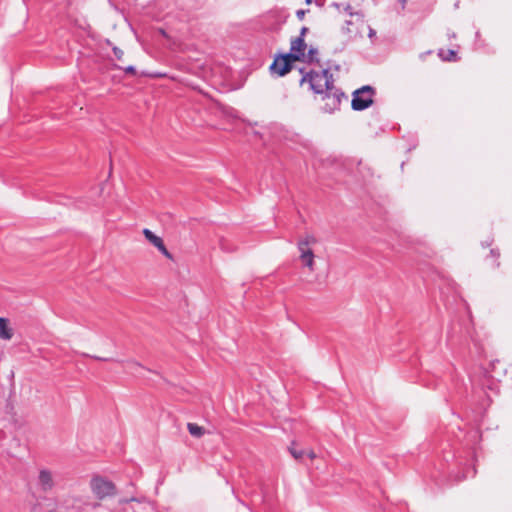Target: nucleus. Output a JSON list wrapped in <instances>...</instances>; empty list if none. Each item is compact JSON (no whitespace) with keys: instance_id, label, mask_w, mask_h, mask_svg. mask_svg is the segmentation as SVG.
Listing matches in <instances>:
<instances>
[{"instance_id":"nucleus-1","label":"nucleus","mask_w":512,"mask_h":512,"mask_svg":"<svg viewBox=\"0 0 512 512\" xmlns=\"http://www.w3.org/2000/svg\"><path fill=\"white\" fill-rule=\"evenodd\" d=\"M299 72L302 74L299 84L303 85L304 83H308L310 90L314 93H323L324 88H327V86H334V79L330 72V67H326L320 72L314 70L305 71V68H300Z\"/></svg>"},{"instance_id":"nucleus-2","label":"nucleus","mask_w":512,"mask_h":512,"mask_svg":"<svg viewBox=\"0 0 512 512\" xmlns=\"http://www.w3.org/2000/svg\"><path fill=\"white\" fill-rule=\"evenodd\" d=\"M90 488L92 493L99 500L114 496L117 493L115 484L107 478L99 475H95L91 478Z\"/></svg>"},{"instance_id":"nucleus-3","label":"nucleus","mask_w":512,"mask_h":512,"mask_svg":"<svg viewBox=\"0 0 512 512\" xmlns=\"http://www.w3.org/2000/svg\"><path fill=\"white\" fill-rule=\"evenodd\" d=\"M375 89L370 85H364L352 94L351 107L354 111H363L373 104Z\"/></svg>"},{"instance_id":"nucleus-4","label":"nucleus","mask_w":512,"mask_h":512,"mask_svg":"<svg viewBox=\"0 0 512 512\" xmlns=\"http://www.w3.org/2000/svg\"><path fill=\"white\" fill-rule=\"evenodd\" d=\"M297 60L288 53H278L269 67L271 75L283 77L293 68V63Z\"/></svg>"},{"instance_id":"nucleus-5","label":"nucleus","mask_w":512,"mask_h":512,"mask_svg":"<svg viewBox=\"0 0 512 512\" xmlns=\"http://www.w3.org/2000/svg\"><path fill=\"white\" fill-rule=\"evenodd\" d=\"M320 94L323 95L322 99L325 101L323 110L327 113H333L338 110L342 98L345 97L344 93L335 86H327V88H324V92Z\"/></svg>"},{"instance_id":"nucleus-6","label":"nucleus","mask_w":512,"mask_h":512,"mask_svg":"<svg viewBox=\"0 0 512 512\" xmlns=\"http://www.w3.org/2000/svg\"><path fill=\"white\" fill-rule=\"evenodd\" d=\"M143 234L145 236V238L151 243L153 244L158 250L159 252L164 255L166 258L168 259H172L173 256L172 254L167 250L163 240L161 237L155 235L150 229L148 228H144L143 229Z\"/></svg>"},{"instance_id":"nucleus-7","label":"nucleus","mask_w":512,"mask_h":512,"mask_svg":"<svg viewBox=\"0 0 512 512\" xmlns=\"http://www.w3.org/2000/svg\"><path fill=\"white\" fill-rule=\"evenodd\" d=\"M37 484L41 491H51L55 486L52 472L48 469H41L38 474Z\"/></svg>"},{"instance_id":"nucleus-8","label":"nucleus","mask_w":512,"mask_h":512,"mask_svg":"<svg viewBox=\"0 0 512 512\" xmlns=\"http://www.w3.org/2000/svg\"><path fill=\"white\" fill-rule=\"evenodd\" d=\"M306 48L307 45L305 43V39L302 37H296L291 41L290 51L287 53L293 56L297 61H303L305 58Z\"/></svg>"},{"instance_id":"nucleus-9","label":"nucleus","mask_w":512,"mask_h":512,"mask_svg":"<svg viewBox=\"0 0 512 512\" xmlns=\"http://www.w3.org/2000/svg\"><path fill=\"white\" fill-rule=\"evenodd\" d=\"M13 336L12 329L8 327V321L6 318L0 317V338L4 340H10Z\"/></svg>"},{"instance_id":"nucleus-10","label":"nucleus","mask_w":512,"mask_h":512,"mask_svg":"<svg viewBox=\"0 0 512 512\" xmlns=\"http://www.w3.org/2000/svg\"><path fill=\"white\" fill-rule=\"evenodd\" d=\"M300 259L304 266L308 267L310 271H314V253L312 250L302 251Z\"/></svg>"},{"instance_id":"nucleus-11","label":"nucleus","mask_w":512,"mask_h":512,"mask_svg":"<svg viewBox=\"0 0 512 512\" xmlns=\"http://www.w3.org/2000/svg\"><path fill=\"white\" fill-rule=\"evenodd\" d=\"M187 429L189 433L196 438H200L205 434V429L195 423H188Z\"/></svg>"},{"instance_id":"nucleus-12","label":"nucleus","mask_w":512,"mask_h":512,"mask_svg":"<svg viewBox=\"0 0 512 512\" xmlns=\"http://www.w3.org/2000/svg\"><path fill=\"white\" fill-rule=\"evenodd\" d=\"M318 49L315 47H310L308 49L307 54H305L304 61L307 63H317L319 64L320 60L317 58Z\"/></svg>"},{"instance_id":"nucleus-13","label":"nucleus","mask_w":512,"mask_h":512,"mask_svg":"<svg viewBox=\"0 0 512 512\" xmlns=\"http://www.w3.org/2000/svg\"><path fill=\"white\" fill-rule=\"evenodd\" d=\"M294 445L295 442H292L288 449L293 458L299 460L304 456L305 452L302 449H296Z\"/></svg>"},{"instance_id":"nucleus-14","label":"nucleus","mask_w":512,"mask_h":512,"mask_svg":"<svg viewBox=\"0 0 512 512\" xmlns=\"http://www.w3.org/2000/svg\"><path fill=\"white\" fill-rule=\"evenodd\" d=\"M439 56L444 60V61H455L456 60V56H457V53L455 50H448L446 52V55H444V51L443 50H440L439 51Z\"/></svg>"},{"instance_id":"nucleus-15","label":"nucleus","mask_w":512,"mask_h":512,"mask_svg":"<svg viewBox=\"0 0 512 512\" xmlns=\"http://www.w3.org/2000/svg\"><path fill=\"white\" fill-rule=\"evenodd\" d=\"M300 242H306L307 246L315 244L317 242L316 238L313 235H306L304 239L299 240Z\"/></svg>"},{"instance_id":"nucleus-16","label":"nucleus","mask_w":512,"mask_h":512,"mask_svg":"<svg viewBox=\"0 0 512 512\" xmlns=\"http://www.w3.org/2000/svg\"><path fill=\"white\" fill-rule=\"evenodd\" d=\"M113 54L114 56L116 57L117 60L121 61L122 58H123V55H124V52L122 49H120L119 47H113Z\"/></svg>"},{"instance_id":"nucleus-17","label":"nucleus","mask_w":512,"mask_h":512,"mask_svg":"<svg viewBox=\"0 0 512 512\" xmlns=\"http://www.w3.org/2000/svg\"><path fill=\"white\" fill-rule=\"evenodd\" d=\"M298 250L300 252V255L302 254V251L311 250L309 246H307L306 242H300L297 243Z\"/></svg>"},{"instance_id":"nucleus-18","label":"nucleus","mask_w":512,"mask_h":512,"mask_svg":"<svg viewBox=\"0 0 512 512\" xmlns=\"http://www.w3.org/2000/svg\"><path fill=\"white\" fill-rule=\"evenodd\" d=\"M130 502H139L140 503L141 500L136 497L124 498V499L120 500V504H128Z\"/></svg>"},{"instance_id":"nucleus-19","label":"nucleus","mask_w":512,"mask_h":512,"mask_svg":"<svg viewBox=\"0 0 512 512\" xmlns=\"http://www.w3.org/2000/svg\"><path fill=\"white\" fill-rule=\"evenodd\" d=\"M126 74L136 75V68L133 65H129L124 68Z\"/></svg>"},{"instance_id":"nucleus-20","label":"nucleus","mask_w":512,"mask_h":512,"mask_svg":"<svg viewBox=\"0 0 512 512\" xmlns=\"http://www.w3.org/2000/svg\"><path fill=\"white\" fill-rule=\"evenodd\" d=\"M305 13H306V10L300 9V10H297L296 16L299 20H302L305 16Z\"/></svg>"},{"instance_id":"nucleus-21","label":"nucleus","mask_w":512,"mask_h":512,"mask_svg":"<svg viewBox=\"0 0 512 512\" xmlns=\"http://www.w3.org/2000/svg\"><path fill=\"white\" fill-rule=\"evenodd\" d=\"M308 32V28L307 27H302L301 30H300V34L298 37H302L303 39H305V35L306 33Z\"/></svg>"},{"instance_id":"nucleus-22","label":"nucleus","mask_w":512,"mask_h":512,"mask_svg":"<svg viewBox=\"0 0 512 512\" xmlns=\"http://www.w3.org/2000/svg\"><path fill=\"white\" fill-rule=\"evenodd\" d=\"M91 358L95 359V360H98V361H111L112 359L111 358H103V357H99V356H90Z\"/></svg>"},{"instance_id":"nucleus-23","label":"nucleus","mask_w":512,"mask_h":512,"mask_svg":"<svg viewBox=\"0 0 512 512\" xmlns=\"http://www.w3.org/2000/svg\"><path fill=\"white\" fill-rule=\"evenodd\" d=\"M490 254H491V256H493L496 259L500 256V253L497 249H491Z\"/></svg>"},{"instance_id":"nucleus-24","label":"nucleus","mask_w":512,"mask_h":512,"mask_svg":"<svg viewBox=\"0 0 512 512\" xmlns=\"http://www.w3.org/2000/svg\"><path fill=\"white\" fill-rule=\"evenodd\" d=\"M307 455L310 459H314L316 457V455L313 451H310Z\"/></svg>"},{"instance_id":"nucleus-25","label":"nucleus","mask_w":512,"mask_h":512,"mask_svg":"<svg viewBox=\"0 0 512 512\" xmlns=\"http://www.w3.org/2000/svg\"><path fill=\"white\" fill-rule=\"evenodd\" d=\"M399 2L401 3V7H402V9H404V8H405V5H406V3H407V0H399Z\"/></svg>"},{"instance_id":"nucleus-26","label":"nucleus","mask_w":512,"mask_h":512,"mask_svg":"<svg viewBox=\"0 0 512 512\" xmlns=\"http://www.w3.org/2000/svg\"><path fill=\"white\" fill-rule=\"evenodd\" d=\"M376 32L373 29H370L368 36L371 38L375 36Z\"/></svg>"},{"instance_id":"nucleus-27","label":"nucleus","mask_w":512,"mask_h":512,"mask_svg":"<svg viewBox=\"0 0 512 512\" xmlns=\"http://www.w3.org/2000/svg\"><path fill=\"white\" fill-rule=\"evenodd\" d=\"M350 9H351V6H350V5H348V6H347V8H346V10H347V12H349V14H350V15H352V12L350 11Z\"/></svg>"},{"instance_id":"nucleus-28","label":"nucleus","mask_w":512,"mask_h":512,"mask_svg":"<svg viewBox=\"0 0 512 512\" xmlns=\"http://www.w3.org/2000/svg\"><path fill=\"white\" fill-rule=\"evenodd\" d=\"M312 2H313V0H305V3L308 5L311 4Z\"/></svg>"},{"instance_id":"nucleus-29","label":"nucleus","mask_w":512,"mask_h":512,"mask_svg":"<svg viewBox=\"0 0 512 512\" xmlns=\"http://www.w3.org/2000/svg\"><path fill=\"white\" fill-rule=\"evenodd\" d=\"M492 241H493V240H491V241H489V242H486V245H487V246H490V245L492 244Z\"/></svg>"}]
</instances>
